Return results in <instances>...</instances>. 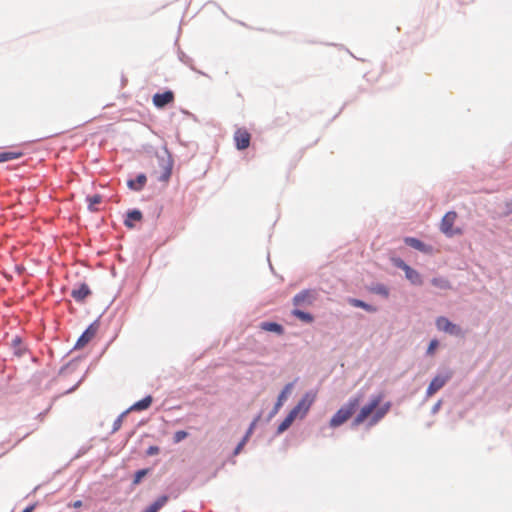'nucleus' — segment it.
Instances as JSON below:
<instances>
[{"mask_svg": "<svg viewBox=\"0 0 512 512\" xmlns=\"http://www.w3.org/2000/svg\"><path fill=\"white\" fill-rule=\"evenodd\" d=\"M316 297L317 293L315 290H303L294 296L293 304L299 307L310 306L314 303Z\"/></svg>", "mask_w": 512, "mask_h": 512, "instance_id": "obj_7", "label": "nucleus"}, {"mask_svg": "<svg viewBox=\"0 0 512 512\" xmlns=\"http://www.w3.org/2000/svg\"><path fill=\"white\" fill-rule=\"evenodd\" d=\"M294 420H295V418L290 413H288V415L285 417V419L279 424V426L277 428V433L281 434L284 431H286L292 425Z\"/></svg>", "mask_w": 512, "mask_h": 512, "instance_id": "obj_21", "label": "nucleus"}, {"mask_svg": "<svg viewBox=\"0 0 512 512\" xmlns=\"http://www.w3.org/2000/svg\"><path fill=\"white\" fill-rule=\"evenodd\" d=\"M372 291L378 295H381L385 298L389 296V290L385 285L378 284L372 288Z\"/></svg>", "mask_w": 512, "mask_h": 512, "instance_id": "obj_26", "label": "nucleus"}, {"mask_svg": "<svg viewBox=\"0 0 512 512\" xmlns=\"http://www.w3.org/2000/svg\"><path fill=\"white\" fill-rule=\"evenodd\" d=\"M146 180L144 174H139L136 179L128 181V186L133 190L139 191L144 187Z\"/></svg>", "mask_w": 512, "mask_h": 512, "instance_id": "obj_17", "label": "nucleus"}, {"mask_svg": "<svg viewBox=\"0 0 512 512\" xmlns=\"http://www.w3.org/2000/svg\"><path fill=\"white\" fill-rule=\"evenodd\" d=\"M246 443H247V437H243V439L236 446L233 454L238 455L242 451V449L244 448Z\"/></svg>", "mask_w": 512, "mask_h": 512, "instance_id": "obj_30", "label": "nucleus"}, {"mask_svg": "<svg viewBox=\"0 0 512 512\" xmlns=\"http://www.w3.org/2000/svg\"><path fill=\"white\" fill-rule=\"evenodd\" d=\"M250 140H251V135L244 128H239L234 133V141H235L237 149H239V150H244V149L248 148L250 145Z\"/></svg>", "mask_w": 512, "mask_h": 512, "instance_id": "obj_10", "label": "nucleus"}, {"mask_svg": "<svg viewBox=\"0 0 512 512\" xmlns=\"http://www.w3.org/2000/svg\"><path fill=\"white\" fill-rule=\"evenodd\" d=\"M404 242L408 246L426 254H430L433 251L431 246L426 245L425 243L414 237H406L404 238Z\"/></svg>", "mask_w": 512, "mask_h": 512, "instance_id": "obj_12", "label": "nucleus"}, {"mask_svg": "<svg viewBox=\"0 0 512 512\" xmlns=\"http://www.w3.org/2000/svg\"><path fill=\"white\" fill-rule=\"evenodd\" d=\"M438 345H439V343L436 339L431 340V342L428 346V349H427V354L433 355L435 352V349L438 347Z\"/></svg>", "mask_w": 512, "mask_h": 512, "instance_id": "obj_29", "label": "nucleus"}, {"mask_svg": "<svg viewBox=\"0 0 512 512\" xmlns=\"http://www.w3.org/2000/svg\"><path fill=\"white\" fill-rule=\"evenodd\" d=\"M393 264L397 267L402 269L405 272L406 278L413 284V285H421L423 283L422 277L419 274L418 271L411 268L409 265H407L402 259L395 258L393 259Z\"/></svg>", "mask_w": 512, "mask_h": 512, "instance_id": "obj_5", "label": "nucleus"}, {"mask_svg": "<svg viewBox=\"0 0 512 512\" xmlns=\"http://www.w3.org/2000/svg\"><path fill=\"white\" fill-rule=\"evenodd\" d=\"M91 294V290L86 283H81L71 291L72 298L77 302L84 301Z\"/></svg>", "mask_w": 512, "mask_h": 512, "instance_id": "obj_13", "label": "nucleus"}, {"mask_svg": "<svg viewBox=\"0 0 512 512\" xmlns=\"http://www.w3.org/2000/svg\"><path fill=\"white\" fill-rule=\"evenodd\" d=\"M292 314L295 317H297L298 319H300L301 321H304L306 323H311L314 320L313 316L310 313L304 312V311L299 310V309H294L292 311Z\"/></svg>", "mask_w": 512, "mask_h": 512, "instance_id": "obj_22", "label": "nucleus"}, {"mask_svg": "<svg viewBox=\"0 0 512 512\" xmlns=\"http://www.w3.org/2000/svg\"><path fill=\"white\" fill-rule=\"evenodd\" d=\"M151 403H152V397L147 396V397L143 398L142 400L134 403L133 406L131 407V409L136 410V411L145 410L150 407Z\"/></svg>", "mask_w": 512, "mask_h": 512, "instance_id": "obj_19", "label": "nucleus"}, {"mask_svg": "<svg viewBox=\"0 0 512 512\" xmlns=\"http://www.w3.org/2000/svg\"><path fill=\"white\" fill-rule=\"evenodd\" d=\"M175 100V95L171 90H167L163 93H156L152 97V102L155 107L162 109L166 105L173 103Z\"/></svg>", "mask_w": 512, "mask_h": 512, "instance_id": "obj_9", "label": "nucleus"}, {"mask_svg": "<svg viewBox=\"0 0 512 512\" xmlns=\"http://www.w3.org/2000/svg\"><path fill=\"white\" fill-rule=\"evenodd\" d=\"M159 453V448L157 446H150L147 449V455L152 456Z\"/></svg>", "mask_w": 512, "mask_h": 512, "instance_id": "obj_32", "label": "nucleus"}, {"mask_svg": "<svg viewBox=\"0 0 512 512\" xmlns=\"http://www.w3.org/2000/svg\"><path fill=\"white\" fill-rule=\"evenodd\" d=\"M22 156L20 152H0V162L18 159Z\"/></svg>", "mask_w": 512, "mask_h": 512, "instance_id": "obj_23", "label": "nucleus"}, {"mask_svg": "<svg viewBox=\"0 0 512 512\" xmlns=\"http://www.w3.org/2000/svg\"><path fill=\"white\" fill-rule=\"evenodd\" d=\"M168 499L169 498L166 495L160 496L154 503L145 509V512H158L167 503Z\"/></svg>", "mask_w": 512, "mask_h": 512, "instance_id": "obj_18", "label": "nucleus"}, {"mask_svg": "<svg viewBox=\"0 0 512 512\" xmlns=\"http://www.w3.org/2000/svg\"><path fill=\"white\" fill-rule=\"evenodd\" d=\"M254 426H255V421L250 425L248 431L246 432V434L244 436V437H247V441L249 440L251 434L253 433Z\"/></svg>", "mask_w": 512, "mask_h": 512, "instance_id": "obj_34", "label": "nucleus"}, {"mask_svg": "<svg viewBox=\"0 0 512 512\" xmlns=\"http://www.w3.org/2000/svg\"><path fill=\"white\" fill-rule=\"evenodd\" d=\"M382 399V395L373 396L367 404L361 407L353 419L352 425L357 427L367 421V426L370 428L379 423L391 408L390 402L381 405Z\"/></svg>", "mask_w": 512, "mask_h": 512, "instance_id": "obj_1", "label": "nucleus"}, {"mask_svg": "<svg viewBox=\"0 0 512 512\" xmlns=\"http://www.w3.org/2000/svg\"><path fill=\"white\" fill-rule=\"evenodd\" d=\"M163 168H164V172L163 174L160 176V180L161 181H168V179L170 178L171 176V172H172V163L170 161H167L166 163L163 164Z\"/></svg>", "mask_w": 512, "mask_h": 512, "instance_id": "obj_24", "label": "nucleus"}, {"mask_svg": "<svg viewBox=\"0 0 512 512\" xmlns=\"http://www.w3.org/2000/svg\"><path fill=\"white\" fill-rule=\"evenodd\" d=\"M431 282L435 287H438L440 289L451 288L449 281L444 278H433Z\"/></svg>", "mask_w": 512, "mask_h": 512, "instance_id": "obj_25", "label": "nucleus"}, {"mask_svg": "<svg viewBox=\"0 0 512 512\" xmlns=\"http://www.w3.org/2000/svg\"><path fill=\"white\" fill-rule=\"evenodd\" d=\"M81 506H82V502H81V501H79V500H78V501H76V502H74V504H73V507H75V508H79V507H81Z\"/></svg>", "mask_w": 512, "mask_h": 512, "instance_id": "obj_36", "label": "nucleus"}, {"mask_svg": "<svg viewBox=\"0 0 512 512\" xmlns=\"http://www.w3.org/2000/svg\"><path fill=\"white\" fill-rule=\"evenodd\" d=\"M34 509H35V504L26 507L22 512H33Z\"/></svg>", "mask_w": 512, "mask_h": 512, "instance_id": "obj_35", "label": "nucleus"}, {"mask_svg": "<svg viewBox=\"0 0 512 512\" xmlns=\"http://www.w3.org/2000/svg\"><path fill=\"white\" fill-rule=\"evenodd\" d=\"M315 401V394L306 393L297 405L289 412L295 419L304 418Z\"/></svg>", "mask_w": 512, "mask_h": 512, "instance_id": "obj_4", "label": "nucleus"}, {"mask_svg": "<svg viewBox=\"0 0 512 512\" xmlns=\"http://www.w3.org/2000/svg\"><path fill=\"white\" fill-rule=\"evenodd\" d=\"M13 343H14L15 345H20V344H21V340H20V338H19V337H16L15 339H13Z\"/></svg>", "mask_w": 512, "mask_h": 512, "instance_id": "obj_37", "label": "nucleus"}, {"mask_svg": "<svg viewBox=\"0 0 512 512\" xmlns=\"http://www.w3.org/2000/svg\"><path fill=\"white\" fill-rule=\"evenodd\" d=\"M89 200V203H90V208L96 204H99L102 200L101 196L100 195H93L91 197L88 198Z\"/></svg>", "mask_w": 512, "mask_h": 512, "instance_id": "obj_31", "label": "nucleus"}, {"mask_svg": "<svg viewBox=\"0 0 512 512\" xmlns=\"http://www.w3.org/2000/svg\"><path fill=\"white\" fill-rule=\"evenodd\" d=\"M506 211L504 213L505 216L512 214V199L505 203Z\"/></svg>", "mask_w": 512, "mask_h": 512, "instance_id": "obj_33", "label": "nucleus"}, {"mask_svg": "<svg viewBox=\"0 0 512 512\" xmlns=\"http://www.w3.org/2000/svg\"><path fill=\"white\" fill-rule=\"evenodd\" d=\"M451 377L452 372H447L446 374L435 376L427 388V397L433 396L450 380Z\"/></svg>", "mask_w": 512, "mask_h": 512, "instance_id": "obj_8", "label": "nucleus"}, {"mask_svg": "<svg viewBox=\"0 0 512 512\" xmlns=\"http://www.w3.org/2000/svg\"><path fill=\"white\" fill-rule=\"evenodd\" d=\"M259 328L263 331L273 332L278 335H282L284 333L283 326L276 322H261Z\"/></svg>", "mask_w": 512, "mask_h": 512, "instance_id": "obj_14", "label": "nucleus"}, {"mask_svg": "<svg viewBox=\"0 0 512 512\" xmlns=\"http://www.w3.org/2000/svg\"><path fill=\"white\" fill-rule=\"evenodd\" d=\"M435 324H436V327H437V329L439 331H443V332L448 333L450 335L462 336V334H463L461 328L458 325L452 323L446 317H443V316L438 317L436 319Z\"/></svg>", "mask_w": 512, "mask_h": 512, "instance_id": "obj_6", "label": "nucleus"}, {"mask_svg": "<svg viewBox=\"0 0 512 512\" xmlns=\"http://www.w3.org/2000/svg\"><path fill=\"white\" fill-rule=\"evenodd\" d=\"M98 330V326L95 324H91L78 338L75 348L80 349L86 346L96 335Z\"/></svg>", "mask_w": 512, "mask_h": 512, "instance_id": "obj_11", "label": "nucleus"}, {"mask_svg": "<svg viewBox=\"0 0 512 512\" xmlns=\"http://www.w3.org/2000/svg\"><path fill=\"white\" fill-rule=\"evenodd\" d=\"M458 215L455 211L447 212L440 223V230L447 237H453L456 235H461L463 233L461 228H454V223L457 219Z\"/></svg>", "mask_w": 512, "mask_h": 512, "instance_id": "obj_3", "label": "nucleus"}, {"mask_svg": "<svg viewBox=\"0 0 512 512\" xmlns=\"http://www.w3.org/2000/svg\"><path fill=\"white\" fill-rule=\"evenodd\" d=\"M188 436V433L186 431L180 430L175 432L173 440L175 443H179L182 440H184Z\"/></svg>", "mask_w": 512, "mask_h": 512, "instance_id": "obj_28", "label": "nucleus"}, {"mask_svg": "<svg viewBox=\"0 0 512 512\" xmlns=\"http://www.w3.org/2000/svg\"><path fill=\"white\" fill-rule=\"evenodd\" d=\"M349 303L350 305H352L353 307H358V308H362L368 312H375L376 311V308L365 303L364 301L362 300H359V299H355V298H351L349 299Z\"/></svg>", "mask_w": 512, "mask_h": 512, "instance_id": "obj_20", "label": "nucleus"}, {"mask_svg": "<svg viewBox=\"0 0 512 512\" xmlns=\"http://www.w3.org/2000/svg\"><path fill=\"white\" fill-rule=\"evenodd\" d=\"M291 390H292V384L291 383L287 384L284 387V389L282 390V392L278 396L277 402H276V404L274 406V409H273V414H276L278 412V410L280 409V407H282V405L286 401L288 395L290 394Z\"/></svg>", "mask_w": 512, "mask_h": 512, "instance_id": "obj_15", "label": "nucleus"}, {"mask_svg": "<svg viewBox=\"0 0 512 512\" xmlns=\"http://www.w3.org/2000/svg\"><path fill=\"white\" fill-rule=\"evenodd\" d=\"M142 218H143V215H142L141 211L132 210L127 213L124 224L129 228H133L134 222H139L142 220Z\"/></svg>", "mask_w": 512, "mask_h": 512, "instance_id": "obj_16", "label": "nucleus"}, {"mask_svg": "<svg viewBox=\"0 0 512 512\" xmlns=\"http://www.w3.org/2000/svg\"><path fill=\"white\" fill-rule=\"evenodd\" d=\"M148 473L147 469L138 470L133 479V484H139L142 480V478Z\"/></svg>", "mask_w": 512, "mask_h": 512, "instance_id": "obj_27", "label": "nucleus"}, {"mask_svg": "<svg viewBox=\"0 0 512 512\" xmlns=\"http://www.w3.org/2000/svg\"><path fill=\"white\" fill-rule=\"evenodd\" d=\"M360 399L358 397L351 398L347 404L343 405L331 418L330 426L336 428L345 423L355 413L359 406Z\"/></svg>", "mask_w": 512, "mask_h": 512, "instance_id": "obj_2", "label": "nucleus"}, {"mask_svg": "<svg viewBox=\"0 0 512 512\" xmlns=\"http://www.w3.org/2000/svg\"><path fill=\"white\" fill-rule=\"evenodd\" d=\"M143 512H145V510Z\"/></svg>", "mask_w": 512, "mask_h": 512, "instance_id": "obj_38", "label": "nucleus"}]
</instances>
